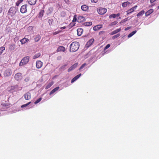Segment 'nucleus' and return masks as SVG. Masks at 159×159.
Here are the masks:
<instances>
[{
  "label": "nucleus",
  "instance_id": "f03ea898",
  "mask_svg": "<svg viewBox=\"0 0 159 159\" xmlns=\"http://www.w3.org/2000/svg\"><path fill=\"white\" fill-rule=\"evenodd\" d=\"M30 60V57L29 56H26L24 57L21 61L19 63L20 66H22L26 64Z\"/></svg>",
  "mask_w": 159,
  "mask_h": 159
},
{
  "label": "nucleus",
  "instance_id": "09e8293b",
  "mask_svg": "<svg viewBox=\"0 0 159 159\" xmlns=\"http://www.w3.org/2000/svg\"><path fill=\"white\" fill-rule=\"evenodd\" d=\"M156 0H150V2L151 3H153Z\"/></svg>",
  "mask_w": 159,
  "mask_h": 159
},
{
  "label": "nucleus",
  "instance_id": "f3484780",
  "mask_svg": "<svg viewBox=\"0 0 159 159\" xmlns=\"http://www.w3.org/2000/svg\"><path fill=\"white\" fill-rule=\"evenodd\" d=\"M29 40L28 39H27L25 38H24L23 39H21L20 40V42H21L22 44L25 43L26 42H28Z\"/></svg>",
  "mask_w": 159,
  "mask_h": 159
},
{
  "label": "nucleus",
  "instance_id": "9b49d317",
  "mask_svg": "<svg viewBox=\"0 0 159 159\" xmlns=\"http://www.w3.org/2000/svg\"><path fill=\"white\" fill-rule=\"evenodd\" d=\"M102 27V25H98L94 26L93 28V30L94 31H97L100 30Z\"/></svg>",
  "mask_w": 159,
  "mask_h": 159
},
{
  "label": "nucleus",
  "instance_id": "ea45409f",
  "mask_svg": "<svg viewBox=\"0 0 159 159\" xmlns=\"http://www.w3.org/2000/svg\"><path fill=\"white\" fill-rule=\"evenodd\" d=\"M116 17V14H113L109 16V18H115Z\"/></svg>",
  "mask_w": 159,
  "mask_h": 159
},
{
  "label": "nucleus",
  "instance_id": "2f4dec72",
  "mask_svg": "<svg viewBox=\"0 0 159 159\" xmlns=\"http://www.w3.org/2000/svg\"><path fill=\"white\" fill-rule=\"evenodd\" d=\"M15 48V45L14 44H11L10 45L9 49L11 50H12L14 49Z\"/></svg>",
  "mask_w": 159,
  "mask_h": 159
},
{
  "label": "nucleus",
  "instance_id": "2eb2a0df",
  "mask_svg": "<svg viewBox=\"0 0 159 159\" xmlns=\"http://www.w3.org/2000/svg\"><path fill=\"white\" fill-rule=\"evenodd\" d=\"M65 50L66 49L65 47L62 46H60L57 49V52L61 51L64 52L65 51Z\"/></svg>",
  "mask_w": 159,
  "mask_h": 159
},
{
  "label": "nucleus",
  "instance_id": "58836bf2",
  "mask_svg": "<svg viewBox=\"0 0 159 159\" xmlns=\"http://www.w3.org/2000/svg\"><path fill=\"white\" fill-rule=\"evenodd\" d=\"M120 35V34H117L115 35H114L112 37V38L113 39H115V38H117V37H119Z\"/></svg>",
  "mask_w": 159,
  "mask_h": 159
},
{
  "label": "nucleus",
  "instance_id": "4c0bfd02",
  "mask_svg": "<svg viewBox=\"0 0 159 159\" xmlns=\"http://www.w3.org/2000/svg\"><path fill=\"white\" fill-rule=\"evenodd\" d=\"M30 103H31V102H30L26 104L22 105L21 106V107L23 108V107H26L27 106H28L29 104H30Z\"/></svg>",
  "mask_w": 159,
  "mask_h": 159
},
{
  "label": "nucleus",
  "instance_id": "ddd939ff",
  "mask_svg": "<svg viewBox=\"0 0 159 159\" xmlns=\"http://www.w3.org/2000/svg\"><path fill=\"white\" fill-rule=\"evenodd\" d=\"M25 98L26 100H29L31 98V94L30 93L28 92L26 93L24 95Z\"/></svg>",
  "mask_w": 159,
  "mask_h": 159
},
{
  "label": "nucleus",
  "instance_id": "a18cd8bd",
  "mask_svg": "<svg viewBox=\"0 0 159 159\" xmlns=\"http://www.w3.org/2000/svg\"><path fill=\"white\" fill-rule=\"evenodd\" d=\"M91 0L92 2H93V3H96L98 1V0Z\"/></svg>",
  "mask_w": 159,
  "mask_h": 159
},
{
  "label": "nucleus",
  "instance_id": "7c9ffc66",
  "mask_svg": "<svg viewBox=\"0 0 159 159\" xmlns=\"http://www.w3.org/2000/svg\"><path fill=\"white\" fill-rule=\"evenodd\" d=\"M144 13V11H142L139 12L137 14V16H142Z\"/></svg>",
  "mask_w": 159,
  "mask_h": 159
},
{
  "label": "nucleus",
  "instance_id": "6e6552de",
  "mask_svg": "<svg viewBox=\"0 0 159 159\" xmlns=\"http://www.w3.org/2000/svg\"><path fill=\"white\" fill-rule=\"evenodd\" d=\"M137 7V5H135L134 7H132L129 10H128L126 12H127V14L128 15L130 13L133 12L135 9H136V8Z\"/></svg>",
  "mask_w": 159,
  "mask_h": 159
},
{
  "label": "nucleus",
  "instance_id": "6e6d98bb",
  "mask_svg": "<svg viewBox=\"0 0 159 159\" xmlns=\"http://www.w3.org/2000/svg\"><path fill=\"white\" fill-rule=\"evenodd\" d=\"M28 29H32V27H28Z\"/></svg>",
  "mask_w": 159,
  "mask_h": 159
},
{
  "label": "nucleus",
  "instance_id": "473e14b6",
  "mask_svg": "<svg viewBox=\"0 0 159 159\" xmlns=\"http://www.w3.org/2000/svg\"><path fill=\"white\" fill-rule=\"evenodd\" d=\"M67 65L66 64H65L63 65V66H61L60 68V69L62 70H64L66 67L67 66Z\"/></svg>",
  "mask_w": 159,
  "mask_h": 159
},
{
  "label": "nucleus",
  "instance_id": "c756f323",
  "mask_svg": "<svg viewBox=\"0 0 159 159\" xmlns=\"http://www.w3.org/2000/svg\"><path fill=\"white\" fill-rule=\"evenodd\" d=\"M43 10H42L41 11H40L39 13V17H42L43 16Z\"/></svg>",
  "mask_w": 159,
  "mask_h": 159
},
{
  "label": "nucleus",
  "instance_id": "bf43d9fd",
  "mask_svg": "<svg viewBox=\"0 0 159 159\" xmlns=\"http://www.w3.org/2000/svg\"><path fill=\"white\" fill-rule=\"evenodd\" d=\"M1 74H0V77L1 76Z\"/></svg>",
  "mask_w": 159,
  "mask_h": 159
},
{
  "label": "nucleus",
  "instance_id": "13d9d810",
  "mask_svg": "<svg viewBox=\"0 0 159 159\" xmlns=\"http://www.w3.org/2000/svg\"><path fill=\"white\" fill-rule=\"evenodd\" d=\"M102 32H103V31H101L99 32V34H101V33H102Z\"/></svg>",
  "mask_w": 159,
  "mask_h": 159
},
{
  "label": "nucleus",
  "instance_id": "9d476101",
  "mask_svg": "<svg viewBox=\"0 0 159 159\" xmlns=\"http://www.w3.org/2000/svg\"><path fill=\"white\" fill-rule=\"evenodd\" d=\"M78 65V63H76L70 67L68 70V72H70V71L73 70L75 68L77 67Z\"/></svg>",
  "mask_w": 159,
  "mask_h": 159
},
{
  "label": "nucleus",
  "instance_id": "3c124183",
  "mask_svg": "<svg viewBox=\"0 0 159 159\" xmlns=\"http://www.w3.org/2000/svg\"><path fill=\"white\" fill-rule=\"evenodd\" d=\"M17 86H12V87H11V89H14V88H16V87H17Z\"/></svg>",
  "mask_w": 159,
  "mask_h": 159
},
{
  "label": "nucleus",
  "instance_id": "6ab92c4d",
  "mask_svg": "<svg viewBox=\"0 0 159 159\" xmlns=\"http://www.w3.org/2000/svg\"><path fill=\"white\" fill-rule=\"evenodd\" d=\"M37 1V0H28V2L29 4L31 5H34Z\"/></svg>",
  "mask_w": 159,
  "mask_h": 159
},
{
  "label": "nucleus",
  "instance_id": "e433bc0d",
  "mask_svg": "<svg viewBox=\"0 0 159 159\" xmlns=\"http://www.w3.org/2000/svg\"><path fill=\"white\" fill-rule=\"evenodd\" d=\"M118 23L117 21H115L114 22H111L110 25L111 26L114 25H116Z\"/></svg>",
  "mask_w": 159,
  "mask_h": 159
},
{
  "label": "nucleus",
  "instance_id": "aec40b11",
  "mask_svg": "<svg viewBox=\"0 0 159 159\" xmlns=\"http://www.w3.org/2000/svg\"><path fill=\"white\" fill-rule=\"evenodd\" d=\"M81 8L83 11H86L88 9V7L85 5H83L81 6Z\"/></svg>",
  "mask_w": 159,
  "mask_h": 159
},
{
  "label": "nucleus",
  "instance_id": "c03bdc74",
  "mask_svg": "<svg viewBox=\"0 0 159 159\" xmlns=\"http://www.w3.org/2000/svg\"><path fill=\"white\" fill-rule=\"evenodd\" d=\"M110 44H107L106 46L105 47L104 49V50L105 51L106 49L108 48H109L110 47Z\"/></svg>",
  "mask_w": 159,
  "mask_h": 159
},
{
  "label": "nucleus",
  "instance_id": "de8ad7c7",
  "mask_svg": "<svg viewBox=\"0 0 159 159\" xmlns=\"http://www.w3.org/2000/svg\"><path fill=\"white\" fill-rule=\"evenodd\" d=\"M131 28V27H127L125 29V31H126V30H129V29H130Z\"/></svg>",
  "mask_w": 159,
  "mask_h": 159
},
{
  "label": "nucleus",
  "instance_id": "864d4df0",
  "mask_svg": "<svg viewBox=\"0 0 159 159\" xmlns=\"http://www.w3.org/2000/svg\"><path fill=\"white\" fill-rule=\"evenodd\" d=\"M65 28H66V27L65 26H63V27L61 28L60 29H62V30H63V29H65Z\"/></svg>",
  "mask_w": 159,
  "mask_h": 159
},
{
  "label": "nucleus",
  "instance_id": "4468645a",
  "mask_svg": "<svg viewBox=\"0 0 159 159\" xmlns=\"http://www.w3.org/2000/svg\"><path fill=\"white\" fill-rule=\"evenodd\" d=\"M77 21L78 22H81L85 20V18L84 17L82 16H79L78 17L77 19Z\"/></svg>",
  "mask_w": 159,
  "mask_h": 159
},
{
  "label": "nucleus",
  "instance_id": "5fc2aeb1",
  "mask_svg": "<svg viewBox=\"0 0 159 159\" xmlns=\"http://www.w3.org/2000/svg\"><path fill=\"white\" fill-rule=\"evenodd\" d=\"M116 16H119L120 15V14L119 13H118L117 14H116Z\"/></svg>",
  "mask_w": 159,
  "mask_h": 159
},
{
  "label": "nucleus",
  "instance_id": "c9c22d12",
  "mask_svg": "<svg viewBox=\"0 0 159 159\" xmlns=\"http://www.w3.org/2000/svg\"><path fill=\"white\" fill-rule=\"evenodd\" d=\"M87 65V64L86 63H84L79 68V70H81L83 69L84 67Z\"/></svg>",
  "mask_w": 159,
  "mask_h": 159
},
{
  "label": "nucleus",
  "instance_id": "39448f33",
  "mask_svg": "<svg viewBox=\"0 0 159 159\" xmlns=\"http://www.w3.org/2000/svg\"><path fill=\"white\" fill-rule=\"evenodd\" d=\"M15 79L17 81L20 80L22 78V74L20 73H18L14 76Z\"/></svg>",
  "mask_w": 159,
  "mask_h": 159
},
{
  "label": "nucleus",
  "instance_id": "37998d69",
  "mask_svg": "<svg viewBox=\"0 0 159 159\" xmlns=\"http://www.w3.org/2000/svg\"><path fill=\"white\" fill-rule=\"evenodd\" d=\"M29 80H30V77H26L24 79V81L25 82H28L29 81Z\"/></svg>",
  "mask_w": 159,
  "mask_h": 159
},
{
  "label": "nucleus",
  "instance_id": "4be33fe9",
  "mask_svg": "<svg viewBox=\"0 0 159 159\" xmlns=\"http://www.w3.org/2000/svg\"><path fill=\"white\" fill-rule=\"evenodd\" d=\"M120 30H121L120 28H119L118 29H116L115 30L112 32L111 33V35L114 34L116 33H117L118 32H120Z\"/></svg>",
  "mask_w": 159,
  "mask_h": 159
},
{
  "label": "nucleus",
  "instance_id": "f704fd0d",
  "mask_svg": "<svg viewBox=\"0 0 159 159\" xmlns=\"http://www.w3.org/2000/svg\"><path fill=\"white\" fill-rule=\"evenodd\" d=\"M130 19H128V18H125L123 20H122L120 22V23H123L124 22H126L127 21H128Z\"/></svg>",
  "mask_w": 159,
  "mask_h": 159
},
{
  "label": "nucleus",
  "instance_id": "b1692460",
  "mask_svg": "<svg viewBox=\"0 0 159 159\" xmlns=\"http://www.w3.org/2000/svg\"><path fill=\"white\" fill-rule=\"evenodd\" d=\"M53 84V82H51L49 83L45 87V89H47L49 88L50 87H51Z\"/></svg>",
  "mask_w": 159,
  "mask_h": 159
},
{
  "label": "nucleus",
  "instance_id": "1a4fd4ad",
  "mask_svg": "<svg viewBox=\"0 0 159 159\" xmlns=\"http://www.w3.org/2000/svg\"><path fill=\"white\" fill-rule=\"evenodd\" d=\"M43 64V63L40 61H38L36 62V67L38 69L41 68Z\"/></svg>",
  "mask_w": 159,
  "mask_h": 159
},
{
  "label": "nucleus",
  "instance_id": "79ce46f5",
  "mask_svg": "<svg viewBox=\"0 0 159 159\" xmlns=\"http://www.w3.org/2000/svg\"><path fill=\"white\" fill-rule=\"evenodd\" d=\"M22 0L18 1L16 3V5L17 6H18L19 4L22 2Z\"/></svg>",
  "mask_w": 159,
  "mask_h": 159
},
{
  "label": "nucleus",
  "instance_id": "dca6fc26",
  "mask_svg": "<svg viewBox=\"0 0 159 159\" xmlns=\"http://www.w3.org/2000/svg\"><path fill=\"white\" fill-rule=\"evenodd\" d=\"M81 73L80 74H79L77 75L76 76H75V77H74V78H73L71 80V82L73 83L74 82H75V81H76L77 79H78L81 76Z\"/></svg>",
  "mask_w": 159,
  "mask_h": 159
},
{
  "label": "nucleus",
  "instance_id": "4d7b16f0",
  "mask_svg": "<svg viewBox=\"0 0 159 159\" xmlns=\"http://www.w3.org/2000/svg\"><path fill=\"white\" fill-rule=\"evenodd\" d=\"M2 11V8H0V13H1Z\"/></svg>",
  "mask_w": 159,
  "mask_h": 159
},
{
  "label": "nucleus",
  "instance_id": "a19ab883",
  "mask_svg": "<svg viewBox=\"0 0 159 159\" xmlns=\"http://www.w3.org/2000/svg\"><path fill=\"white\" fill-rule=\"evenodd\" d=\"M41 100H42V98H39L34 102V103L37 104V103H38L39 102L41 101Z\"/></svg>",
  "mask_w": 159,
  "mask_h": 159
},
{
  "label": "nucleus",
  "instance_id": "a211bd4d",
  "mask_svg": "<svg viewBox=\"0 0 159 159\" xmlns=\"http://www.w3.org/2000/svg\"><path fill=\"white\" fill-rule=\"evenodd\" d=\"M77 31L78 35L80 36L82 34V33H83V30L81 28H80L77 30Z\"/></svg>",
  "mask_w": 159,
  "mask_h": 159
},
{
  "label": "nucleus",
  "instance_id": "72a5a7b5",
  "mask_svg": "<svg viewBox=\"0 0 159 159\" xmlns=\"http://www.w3.org/2000/svg\"><path fill=\"white\" fill-rule=\"evenodd\" d=\"M5 49L4 47H2L0 48V54H1L3 52V51Z\"/></svg>",
  "mask_w": 159,
  "mask_h": 159
},
{
  "label": "nucleus",
  "instance_id": "20e7f679",
  "mask_svg": "<svg viewBox=\"0 0 159 159\" xmlns=\"http://www.w3.org/2000/svg\"><path fill=\"white\" fill-rule=\"evenodd\" d=\"M97 11L99 14L103 15L106 13L107 10L105 8L101 7H99L97 9Z\"/></svg>",
  "mask_w": 159,
  "mask_h": 159
},
{
  "label": "nucleus",
  "instance_id": "f8f14e48",
  "mask_svg": "<svg viewBox=\"0 0 159 159\" xmlns=\"http://www.w3.org/2000/svg\"><path fill=\"white\" fill-rule=\"evenodd\" d=\"M94 39H90L87 43L86 46L87 47H89L92 44L93 42L94 41Z\"/></svg>",
  "mask_w": 159,
  "mask_h": 159
},
{
  "label": "nucleus",
  "instance_id": "423d86ee",
  "mask_svg": "<svg viewBox=\"0 0 159 159\" xmlns=\"http://www.w3.org/2000/svg\"><path fill=\"white\" fill-rule=\"evenodd\" d=\"M12 73L11 70L10 69L6 70L4 72V75L5 77H7L10 76Z\"/></svg>",
  "mask_w": 159,
  "mask_h": 159
},
{
  "label": "nucleus",
  "instance_id": "cd10ccee",
  "mask_svg": "<svg viewBox=\"0 0 159 159\" xmlns=\"http://www.w3.org/2000/svg\"><path fill=\"white\" fill-rule=\"evenodd\" d=\"M136 31L135 30L133 32H132L130 34H129L128 35V38H129L132 37L133 35H134V34H135L136 33Z\"/></svg>",
  "mask_w": 159,
  "mask_h": 159
},
{
  "label": "nucleus",
  "instance_id": "7ed1b4c3",
  "mask_svg": "<svg viewBox=\"0 0 159 159\" xmlns=\"http://www.w3.org/2000/svg\"><path fill=\"white\" fill-rule=\"evenodd\" d=\"M16 12L15 9L14 7H11L8 12V15L12 16Z\"/></svg>",
  "mask_w": 159,
  "mask_h": 159
},
{
  "label": "nucleus",
  "instance_id": "393cba45",
  "mask_svg": "<svg viewBox=\"0 0 159 159\" xmlns=\"http://www.w3.org/2000/svg\"><path fill=\"white\" fill-rule=\"evenodd\" d=\"M59 87H56V88L53 89L50 93V94L51 95L52 94H53V93H55L56 91H57L59 89Z\"/></svg>",
  "mask_w": 159,
  "mask_h": 159
},
{
  "label": "nucleus",
  "instance_id": "412c9836",
  "mask_svg": "<svg viewBox=\"0 0 159 159\" xmlns=\"http://www.w3.org/2000/svg\"><path fill=\"white\" fill-rule=\"evenodd\" d=\"M41 38V36L39 35H38L35 36L34 38V40L35 42H38L39 41Z\"/></svg>",
  "mask_w": 159,
  "mask_h": 159
},
{
  "label": "nucleus",
  "instance_id": "f257e3e1",
  "mask_svg": "<svg viewBox=\"0 0 159 159\" xmlns=\"http://www.w3.org/2000/svg\"><path fill=\"white\" fill-rule=\"evenodd\" d=\"M79 43L77 42H74L70 45V51L74 52L77 51L79 48Z\"/></svg>",
  "mask_w": 159,
  "mask_h": 159
},
{
  "label": "nucleus",
  "instance_id": "8fccbe9b",
  "mask_svg": "<svg viewBox=\"0 0 159 159\" xmlns=\"http://www.w3.org/2000/svg\"><path fill=\"white\" fill-rule=\"evenodd\" d=\"M60 32V31H58H58H57V32H55L53 34L54 35L56 34H58V33Z\"/></svg>",
  "mask_w": 159,
  "mask_h": 159
},
{
  "label": "nucleus",
  "instance_id": "c85d7f7f",
  "mask_svg": "<svg viewBox=\"0 0 159 159\" xmlns=\"http://www.w3.org/2000/svg\"><path fill=\"white\" fill-rule=\"evenodd\" d=\"M84 24L85 26H89L91 25L92 23L91 22H87L84 23Z\"/></svg>",
  "mask_w": 159,
  "mask_h": 159
},
{
  "label": "nucleus",
  "instance_id": "5701e85b",
  "mask_svg": "<svg viewBox=\"0 0 159 159\" xmlns=\"http://www.w3.org/2000/svg\"><path fill=\"white\" fill-rule=\"evenodd\" d=\"M153 11V9H150L146 13V16H148Z\"/></svg>",
  "mask_w": 159,
  "mask_h": 159
},
{
  "label": "nucleus",
  "instance_id": "603ef678",
  "mask_svg": "<svg viewBox=\"0 0 159 159\" xmlns=\"http://www.w3.org/2000/svg\"><path fill=\"white\" fill-rule=\"evenodd\" d=\"M76 19L74 18V19L73 20V22H75L76 21Z\"/></svg>",
  "mask_w": 159,
  "mask_h": 159
},
{
  "label": "nucleus",
  "instance_id": "49530a36",
  "mask_svg": "<svg viewBox=\"0 0 159 159\" xmlns=\"http://www.w3.org/2000/svg\"><path fill=\"white\" fill-rule=\"evenodd\" d=\"M64 1L67 4H68L69 2V0H64Z\"/></svg>",
  "mask_w": 159,
  "mask_h": 159
},
{
  "label": "nucleus",
  "instance_id": "a878e982",
  "mask_svg": "<svg viewBox=\"0 0 159 159\" xmlns=\"http://www.w3.org/2000/svg\"><path fill=\"white\" fill-rule=\"evenodd\" d=\"M40 55L41 54L39 52L38 53L33 56V58L34 59H36L39 57Z\"/></svg>",
  "mask_w": 159,
  "mask_h": 159
},
{
  "label": "nucleus",
  "instance_id": "0eeeda50",
  "mask_svg": "<svg viewBox=\"0 0 159 159\" xmlns=\"http://www.w3.org/2000/svg\"><path fill=\"white\" fill-rule=\"evenodd\" d=\"M27 5L25 4L22 6L20 9V12L22 13H24L27 12Z\"/></svg>",
  "mask_w": 159,
  "mask_h": 159
},
{
  "label": "nucleus",
  "instance_id": "bb28decb",
  "mask_svg": "<svg viewBox=\"0 0 159 159\" xmlns=\"http://www.w3.org/2000/svg\"><path fill=\"white\" fill-rule=\"evenodd\" d=\"M130 4V2H124L122 4V6L123 7H126L127 5H129Z\"/></svg>",
  "mask_w": 159,
  "mask_h": 159
}]
</instances>
